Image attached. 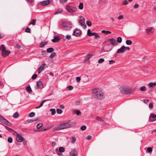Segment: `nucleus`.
Masks as SVG:
<instances>
[{
	"label": "nucleus",
	"mask_w": 156,
	"mask_h": 156,
	"mask_svg": "<svg viewBox=\"0 0 156 156\" xmlns=\"http://www.w3.org/2000/svg\"><path fill=\"white\" fill-rule=\"evenodd\" d=\"M76 124V122H70L69 121L67 122H65L59 126L55 127L54 128L55 130H58L64 129L71 127L75 126Z\"/></svg>",
	"instance_id": "1"
},
{
	"label": "nucleus",
	"mask_w": 156,
	"mask_h": 156,
	"mask_svg": "<svg viewBox=\"0 0 156 156\" xmlns=\"http://www.w3.org/2000/svg\"><path fill=\"white\" fill-rule=\"evenodd\" d=\"M92 93L94 97L98 100H101L104 98V94L98 88L93 89Z\"/></svg>",
	"instance_id": "2"
},
{
	"label": "nucleus",
	"mask_w": 156,
	"mask_h": 156,
	"mask_svg": "<svg viewBox=\"0 0 156 156\" xmlns=\"http://www.w3.org/2000/svg\"><path fill=\"white\" fill-rule=\"evenodd\" d=\"M108 42H110V43L108 44V46L109 47V48L108 49H106L104 51H109L112 49V48L111 46V45L113 46L117 45V43L116 42V40L113 38L109 39H108Z\"/></svg>",
	"instance_id": "3"
},
{
	"label": "nucleus",
	"mask_w": 156,
	"mask_h": 156,
	"mask_svg": "<svg viewBox=\"0 0 156 156\" xmlns=\"http://www.w3.org/2000/svg\"><path fill=\"white\" fill-rule=\"evenodd\" d=\"M120 91L123 94H129L133 93L134 91L133 89H132L127 86H122L121 87Z\"/></svg>",
	"instance_id": "4"
},
{
	"label": "nucleus",
	"mask_w": 156,
	"mask_h": 156,
	"mask_svg": "<svg viewBox=\"0 0 156 156\" xmlns=\"http://www.w3.org/2000/svg\"><path fill=\"white\" fill-rule=\"evenodd\" d=\"M6 48L3 44H2L0 47V50L2 52V56L3 57H5L11 53L10 51L5 50Z\"/></svg>",
	"instance_id": "5"
},
{
	"label": "nucleus",
	"mask_w": 156,
	"mask_h": 156,
	"mask_svg": "<svg viewBox=\"0 0 156 156\" xmlns=\"http://www.w3.org/2000/svg\"><path fill=\"white\" fill-rule=\"evenodd\" d=\"M72 27V24L69 22H64L62 24L63 30H70Z\"/></svg>",
	"instance_id": "6"
},
{
	"label": "nucleus",
	"mask_w": 156,
	"mask_h": 156,
	"mask_svg": "<svg viewBox=\"0 0 156 156\" xmlns=\"http://www.w3.org/2000/svg\"><path fill=\"white\" fill-rule=\"evenodd\" d=\"M0 121L6 125L11 126V123L0 114Z\"/></svg>",
	"instance_id": "7"
},
{
	"label": "nucleus",
	"mask_w": 156,
	"mask_h": 156,
	"mask_svg": "<svg viewBox=\"0 0 156 156\" xmlns=\"http://www.w3.org/2000/svg\"><path fill=\"white\" fill-rule=\"evenodd\" d=\"M66 9L68 12L73 13L76 11L77 8L76 7H71L70 5H66Z\"/></svg>",
	"instance_id": "8"
},
{
	"label": "nucleus",
	"mask_w": 156,
	"mask_h": 156,
	"mask_svg": "<svg viewBox=\"0 0 156 156\" xmlns=\"http://www.w3.org/2000/svg\"><path fill=\"white\" fill-rule=\"evenodd\" d=\"M79 24L84 28H86L87 26L85 23V19L83 17H80L79 20Z\"/></svg>",
	"instance_id": "9"
},
{
	"label": "nucleus",
	"mask_w": 156,
	"mask_h": 156,
	"mask_svg": "<svg viewBox=\"0 0 156 156\" xmlns=\"http://www.w3.org/2000/svg\"><path fill=\"white\" fill-rule=\"evenodd\" d=\"M81 31L78 29H76L74 31L73 35L76 37L79 36L81 34Z\"/></svg>",
	"instance_id": "10"
},
{
	"label": "nucleus",
	"mask_w": 156,
	"mask_h": 156,
	"mask_svg": "<svg viewBox=\"0 0 156 156\" xmlns=\"http://www.w3.org/2000/svg\"><path fill=\"white\" fill-rule=\"evenodd\" d=\"M78 152L75 149H72L70 152L69 156H77Z\"/></svg>",
	"instance_id": "11"
},
{
	"label": "nucleus",
	"mask_w": 156,
	"mask_h": 156,
	"mask_svg": "<svg viewBox=\"0 0 156 156\" xmlns=\"http://www.w3.org/2000/svg\"><path fill=\"white\" fill-rule=\"evenodd\" d=\"M16 140L18 142H21L24 140L23 137L19 134H17L16 137Z\"/></svg>",
	"instance_id": "12"
},
{
	"label": "nucleus",
	"mask_w": 156,
	"mask_h": 156,
	"mask_svg": "<svg viewBox=\"0 0 156 156\" xmlns=\"http://www.w3.org/2000/svg\"><path fill=\"white\" fill-rule=\"evenodd\" d=\"M149 120L151 122L156 120V115L153 114L150 115L149 118Z\"/></svg>",
	"instance_id": "13"
},
{
	"label": "nucleus",
	"mask_w": 156,
	"mask_h": 156,
	"mask_svg": "<svg viewBox=\"0 0 156 156\" xmlns=\"http://www.w3.org/2000/svg\"><path fill=\"white\" fill-rule=\"evenodd\" d=\"M125 51V50L124 47L123 45L120 48L118 49L116 52V54L120 53H124Z\"/></svg>",
	"instance_id": "14"
},
{
	"label": "nucleus",
	"mask_w": 156,
	"mask_h": 156,
	"mask_svg": "<svg viewBox=\"0 0 156 156\" xmlns=\"http://www.w3.org/2000/svg\"><path fill=\"white\" fill-rule=\"evenodd\" d=\"M37 85L38 88L42 89L43 87V83L41 81H39L37 83Z\"/></svg>",
	"instance_id": "15"
},
{
	"label": "nucleus",
	"mask_w": 156,
	"mask_h": 156,
	"mask_svg": "<svg viewBox=\"0 0 156 156\" xmlns=\"http://www.w3.org/2000/svg\"><path fill=\"white\" fill-rule=\"evenodd\" d=\"M50 3V1L49 0H47L41 2V3L42 6H45L48 4Z\"/></svg>",
	"instance_id": "16"
},
{
	"label": "nucleus",
	"mask_w": 156,
	"mask_h": 156,
	"mask_svg": "<svg viewBox=\"0 0 156 156\" xmlns=\"http://www.w3.org/2000/svg\"><path fill=\"white\" fill-rule=\"evenodd\" d=\"M60 40L59 37L58 36H55L54 38L52 40V41L53 43L57 42Z\"/></svg>",
	"instance_id": "17"
},
{
	"label": "nucleus",
	"mask_w": 156,
	"mask_h": 156,
	"mask_svg": "<svg viewBox=\"0 0 156 156\" xmlns=\"http://www.w3.org/2000/svg\"><path fill=\"white\" fill-rule=\"evenodd\" d=\"M87 34L90 37L95 36V35L97 34V33H91V32L90 30V29H89L87 30Z\"/></svg>",
	"instance_id": "18"
},
{
	"label": "nucleus",
	"mask_w": 156,
	"mask_h": 156,
	"mask_svg": "<svg viewBox=\"0 0 156 156\" xmlns=\"http://www.w3.org/2000/svg\"><path fill=\"white\" fill-rule=\"evenodd\" d=\"M46 65L45 63L43 64H42L39 68L38 69V73L39 74L44 69V68L45 66Z\"/></svg>",
	"instance_id": "19"
},
{
	"label": "nucleus",
	"mask_w": 156,
	"mask_h": 156,
	"mask_svg": "<svg viewBox=\"0 0 156 156\" xmlns=\"http://www.w3.org/2000/svg\"><path fill=\"white\" fill-rule=\"evenodd\" d=\"M153 29L154 28L151 27L148 28V29H146L145 30L146 32L148 34H151L153 33L152 32V31Z\"/></svg>",
	"instance_id": "20"
},
{
	"label": "nucleus",
	"mask_w": 156,
	"mask_h": 156,
	"mask_svg": "<svg viewBox=\"0 0 156 156\" xmlns=\"http://www.w3.org/2000/svg\"><path fill=\"white\" fill-rule=\"evenodd\" d=\"M48 43L47 41L45 42H42L39 44V47L40 48H42L44 47Z\"/></svg>",
	"instance_id": "21"
},
{
	"label": "nucleus",
	"mask_w": 156,
	"mask_h": 156,
	"mask_svg": "<svg viewBox=\"0 0 156 156\" xmlns=\"http://www.w3.org/2000/svg\"><path fill=\"white\" fill-rule=\"evenodd\" d=\"M47 101L46 100H43V101H42L41 104H40V105L39 106L36 107V108H40V107H41V106H42L43 105V104L45 102H46V101Z\"/></svg>",
	"instance_id": "22"
},
{
	"label": "nucleus",
	"mask_w": 156,
	"mask_h": 156,
	"mask_svg": "<svg viewBox=\"0 0 156 156\" xmlns=\"http://www.w3.org/2000/svg\"><path fill=\"white\" fill-rule=\"evenodd\" d=\"M39 120V119L38 118H34L33 119H30V120H28L27 121V122L29 123H30L31 122H35V121H38Z\"/></svg>",
	"instance_id": "23"
},
{
	"label": "nucleus",
	"mask_w": 156,
	"mask_h": 156,
	"mask_svg": "<svg viewBox=\"0 0 156 156\" xmlns=\"http://www.w3.org/2000/svg\"><path fill=\"white\" fill-rule=\"evenodd\" d=\"M26 90L29 93H31L32 92V90L30 86L26 87Z\"/></svg>",
	"instance_id": "24"
},
{
	"label": "nucleus",
	"mask_w": 156,
	"mask_h": 156,
	"mask_svg": "<svg viewBox=\"0 0 156 156\" xmlns=\"http://www.w3.org/2000/svg\"><path fill=\"white\" fill-rule=\"evenodd\" d=\"M54 51L53 48H49L47 49V52L48 53H52Z\"/></svg>",
	"instance_id": "25"
},
{
	"label": "nucleus",
	"mask_w": 156,
	"mask_h": 156,
	"mask_svg": "<svg viewBox=\"0 0 156 156\" xmlns=\"http://www.w3.org/2000/svg\"><path fill=\"white\" fill-rule=\"evenodd\" d=\"M48 129L47 128H42L41 129L39 130L35 129L34 130V131L36 132H38V131H44L46 130H47Z\"/></svg>",
	"instance_id": "26"
},
{
	"label": "nucleus",
	"mask_w": 156,
	"mask_h": 156,
	"mask_svg": "<svg viewBox=\"0 0 156 156\" xmlns=\"http://www.w3.org/2000/svg\"><path fill=\"white\" fill-rule=\"evenodd\" d=\"M95 119L99 121H104V120L103 119V117L102 116L96 117L95 118Z\"/></svg>",
	"instance_id": "27"
},
{
	"label": "nucleus",
	"mask_w": 156,
	"mask_h": 156,
	"mask_svg": "<svg viewBox=\"0 0 156 156\" xmlns=\"http://www.w3.org/2000/svg\"><path fill=\"white\" fill-rule=\"evenodd\" d=\"M42 126V123H39L37 125V129L39 130L38 129H41Z\"/></svg>",
	"instance_id": "28"
},
{
	"label": "nucleus",
	"mask_w": 156,
	"mask_h": 156,
	"mask_svg": "<svg viewBox=\"0 0 156 156\" xmlns=\"http://www.w3.org/2000/svg\"><path fill=\"white\" fill-rule=\"evenodd\" d=\"M36 20L34 19H33L32 20L31 22L29 23V26L31 24L33 25H35L36 24Z\"/></svg>",
	"instance_id": "29"
},
{
	"label": "nucleus",
	"mask_w": 156,
	"mask_h": 156,
	"mask_svg": "<svg viewBox=\"0 0 156 156\" xmlns=\"http://www.w3.org/2000/svg\"><path fill=\"white\" fill-rule=\"evenodd\" d=\"M101 32L105 34H111V32L110 31L105 30H102L101 31Z\"/></svg>",
	"instance_id": "30"
},
{
	"label": "nucleus",
	"mask_w": 156,
	"mask_h": 156,
	"mask_svg": "<svg viewBox=\"0 0 156 156\" xmlns=\"http://www.w3.org/2000/svg\"><path fill=\"white\" fill-rule=\"evenodd\" d=\"M92 55L90 54H88L87 56H86V58H85V60L88 61L90 59Z\"/></svg>",
	"instance_id": "31"
},
{
	"label": "nucleus",
	"mask_w": 156,
	"mask_h": 156,
	"mask_svg": "<svg viewBox=\"0 0 156 156\" xmlns=\"http://www.w3.org/2000/svg\"><path fill=\"white\" fill-rule=\"evenodd\" d=\"M50 110L51 112V115H55L56 113L55 110L54 108H51Z\"/></svg>",
	"instance_id": "32"
},
{
	"label": "nucleus",
	"mask_w": 156,
	"mask_h": 156,
	"mask_svg": "<svg viewBox=\"0 0 156 156\" xmlns=\"http://www.w3.org/2000/svg\"><path fill=\"white\" fill-rule=\"evenodd\" d=\"M59 151L61 153L65 151V148L63 147H61L59 148Z\"/></svg>",
	"instance_id": "33"
},
{
	"label": "nucleus",
	"mask_w": 156,
	"mask_h": 156,
	"mask_svg": "<svg viewBox=\"0 0 156 156\" xmlns=\"http://www.w3.org/2000/svg\"><path fill=\"white\" fill-rule=\"evenodd\" d=\"M122 38L121 37H117L116 42L119 43H121L122 42Z\"/></svg>",
	"instance_id": "34"
},
{
	"label": "nucleus",
	"mask_w": 156,
	"mask_h": 156,
	"mask_svg": "<svg viewBox=\"0 0 156 156\" xmlns=\"http://www.w3.org/2000/svg\"><path fill=\"white\" fill-rule=\"evenodd\" d=\"M156 85V83H151L148 84V86L149 87H152L153 86H155Z\"/></svg>",
	"instance_id": "35"
},
{
	"label": "nucleus",
	"mask_w": 156,
	"mask_h": 156,
	"mask_svg": "<svg viewBox=\"0 0 156 156\" xmlns=\"http://www.w3.org/2000/svg\"><path fill=\"white\" fill-rule=\"evenodd\" d=\"M25 32L27 33H31V31L30 29L28 27H27L25 30Z\"/></svg>",
	"instance_id": "36"
},
{
	"label": "nucleus",
	"mask_w": 156,
	"mask_h": 156,
	"mask_svg": "<svg viewBox=\"0 0 156 156\" xmlns=\"http://www.w3.org/2000/svg\"><path fill=\"white\" fill-rule=\"evenodd\" d=\"M83 4L82 3H80L79 5V8L80 9H83Z\"/></svg>",
	"instance_id": "37"
},
{
	"label": "nucleus",
	"mask_w": 156,
	"mask_h": 156,
	"mask_svg": "<svg viewBox=\"0 0 156 156\" xmlns=\"http://www.w3.org/2000/svg\"><path fill=\"white\" fill-rule=\"evenodd\" d=\"M126 43L127 45H130L132 44V41L130 40H127L126 41Z\"/></svg>",
	"instance_id": "38"
},
{
	"label": "nucleus",
	"mask_w": 156,
	"mask_h": 156,
	"mask_svg": "<svg viewBox=\"0 0 156 156\" xmlns=\"http://www.w3.org/2000/svg\"><path fill=\"white\" fill-rule=\"evenodd\" d=\"M19 114L17 112H15L13 115V117L14 118H17L19 116Z\"/></svg>",
	"instance_id": "39"
},
{
	"label": "nucleus",
	"mask_w": 156,
	"mask_h": 156,
	"mask_svg": "<svg viewBox=\"0 0 156 156\" xmlns=\"http://www.w3.org/2000/svg\"><path fill=\"white\" fill-rule=\"evenodd\" d=\"M140 90L141 91H144L146 90V88L145 86H143L140 87Z\"/></svg>",
	"instance_id": "40"
},
{
	"label": "nucleus",
	"mask_w": 156,
	"mask_h": 156,
	"mask_svg": "<svg viewBox=\"0 0 156 156\" xmlns=\"http://www.w3.org/2000/svg\"><path fill=\"white\" fill-rule=\"evenodd\" d=\"M13 141L12 138V137H9L8 139V141L9 143H11Z\"/></svg>",
	"instance_id": "41"
},
{
	"label": "nucleus",
	"mask_w": 156,
	"mask_h": 156,
	"mask_svg": "<svg viewBox=\"0 0 156 156\" xmlns=\"http://www.w3.org/2000/svg\"><path fill=\"white\" fill-rule=\"evenodd\" d=\"M152 151V148L151 147H148L147 148V151L148 153H151Z\"/></svg>",
	"instance_id": "42"
},
{
	"label": "nucleus",
	"mask_w": 156,
	"mask_h": 156,
	"mask_svg": "<svg viewBox=\"0 0 156 156\" xmlns=\"http://www.w3.org/2000/svg\"><path fill=\"white\" fill-rule=\"evenodd\" d=\"M56 55V53L55 52H53L50 56L49 57L51 58H53L54 57H55Z\"/></svg>",
	"instance_id": "43"
},
{
	"label": "nucleus",
	"mask_w": 156,
	"mask_h": 156,
	"mask_svg": "<svg viewBox=\"0 0 156 156\" xmlns=\"http://www.w3.org/2000/svg\"><path fill=\"white\" fill-rule=\"evenodd\" d=\"M35 115V114L34 112H31L29 114V116L30 117H33Z\"/></svg>",
	"instance_id": "44"
},
{
	"label": "nucleus",
	"mask_w": 156,
	"mask_h": 156,
	"mask_svg": "<svg viewBox=\"0 0 156 156\" xmlns=\"http://www.w3.org/2000/svg\"><path fill=\"white\" fill-rule=\"evenodd\" d=\"M105 60L104 58H102L100 59L98 61V63H101L104 62Z\"/></svg>",
	"instance_id": "45"
},
{
	"label": "nucleus",
	"mask_w": 156,
	"mask_h": 156,
	"mask_svg": "<svg viewBox=\"0 0 156 156\" xmlns=\"http://www.w3.org/2000/svg\"><path fill=\"white\" fill-rule=\"evenodd\" d=\"M5 127L6 129L8 131L11 130V131L15 132V131L14 130L12 129H11V128H9V127H8L6 126H5Z\"/></svg>",
	"instance_id": "46"
},
{
	"label": "nucleus",
	"mask_w": 156,
	"mask_h": 156,
	"mask_svg": "<svg viewBox=\"0 0 156 156\" xmlns=\"http://www.w3.org/2000/svg\"><path fill=\"white\" fill-rule=\"evenodd\" d=\"M128 4V2L127 0H125L122 2V4L123 5H125Z\"/></svg>",
	"instance_id": "47"
},
{
	"label": "nucleus",
	"mask_w": 156,
	"mask_h": 156,
	"mask_svg": "<svg viewBox=\"0 0 156 156\" xmlns=\"http://www.w3.org/2000/svg\"><path fill=\"white\" fill-rule=\"evenodd\" d=\"M57 113L58 114H61L62 112V111L59 109H58L56 110Z\"/></svg>",
	"instance_id": "48"
},
{
	"label": "nucleus",
	"mask_w": 156,
	"mask_h": 156,
	"mask_svg": "<svg viewBox=\"0 0 156 156\" xmlns=\"http://www.w3.org/2000/svg\"><path fill=\"white\" fill-rule=\"evenodd\" d=\"M86 23L89 27L91 26L92 24L91 22L90 21L88 20L87 21Z\"/></svg>",
	"instance_id": "49"
},
{
	"label": "nucleus",
	"mask_w": 156,
	"mask_h": 156,
	"mask_svg": "<svg viewBox=\"0 0 156 156\" xmlns=\"http://www.w3.org/2000/svg\"><path fill=\"white\" fill-rule=\"evenodd\" d=\"M67 1V0H60V2L61 3L64 4Z\"/></svg>",
	"instance_id": "50"
},
{
	"label": "nucleus",
	"mask_w": 156,
	"mask_h": 156,
	"mask_svg": "<svg viewBox=\"0 0 156 156\" xmlns=\"http://www.w3.org/2000/svg\"><path fill=\"white\" fill-rule=\"evenodd\" d=\"M37 75L36 74H34L32 76L31 79L33 80L35 79L37 77Z\"/></svg>",
	"instance_id": "51"
},
{
	"label": "nucleus",
	"mask_w": 156,
	"mask_h": 156,
	"mask_svg": "<svg viewBox=\"0 0 156 156\" xmlns=\"http://www.w3.org/2000/svg\"><path fill=\"white\" fill-rule=\"evenodd\" d=\"M71 139L72 140H71V141L72 143H74L76 141V139L75 137H72Z\"/></svg>",
	"instance_id": "52"
},
{
	"label": "nucleus",
	"mask_w": 156,
	"mask_h": 156,
	"mask_svg": "<svg viewBox=\"0 0 156 156\" xmlns=\"http://www.w3.org/2000/svg\"><path fill=\"white\" fill-rule=\"evenodd\" d=\"M86 128L87 127L85 126H82L80 128L82 130H84L86 129Z\"/></svg>",
	"instance_id": "53"
},
{
	"label": "nucleus",
	"mask_w": 156,
	"mask_h": 156,
	"mask_svg": "<svg viewBox=\"0 0 156 156\" xmlns=\"http://www.w3.org/2000/svg\"><path fill=\"white\" fill-rule=\"evenodd\" d=\"M75 113L77 115H79L81 114V112L80 110H77L75 111Z\"/></svg>",
	"instance_id": "54"
},
{
	"label": "nucleus",
	"mask_w": 156,
	"mask_h": 156,
	"mask_svg": "<svg viewBox=\"0 0 156 156\" xmlns=\"http://www.w3.org/2000/svg\"><path fill=\"white\" fill-rule=\"evenodd\" d=\"M76 80L77 82H79L81 80V78L79 77H77L76 78Z\"/></svg>",
	"instance_id": "55"
},
{
	"label": "nucleus",
	"mask_w": 156,
	"mask_h": 156,
	"mask_svg": "<svg viewBox=\"0 0 156 156\" xmlns=\"http://www.w3.org/2000/svg\"><path fill=\"white\" fill-rule=\"evenodd\" d=\"M68 89L69 90H72L73 89V87L71 85L69 86L68 87Z\"/></svg>",
	"instance_id": "56"
},
{
	"label": "nucleus",
	"mask_w": 156,
	"mask_h": 156,
	"mask_svg": "<svg viewBox=\"0 0 156 156\" xmlns=\"http://www.w3.org/2000/svg\"><path fill=\"white\" fill-rule=\"evenodd\" d=\"M28 2L32 3L34 2V0H26Z\"/></svg>",
	"instance_id": "57"
},
{
	"label": "nucleus",
	"mask_w": 156,
	"mask_h": 156,
	"mask_svg": "<svg viewBox=\"0 0 156 156\" xmlns=\"http://www.w3.org/2000/svg\"><path fill=\"white\" fill-rule=\"evenodd\" d=\"M21 47V46L19 44H16V48H17V49H19Z\"/></svg>",
	"instance_id": "58"
},
{
	"label": "nucleus",
	"mask_w": 156,
	"mask_h": 156,
	"mask_svg": "<svg viewBox=\"0 0 156 156\" xmlns=\"http://www.w3.org/2000/svg\"><path fill=\"white\" fill-rule=\"evenodd\" d=\"M123 46L124 47L125 50V51L127 50H130V48L129 47H126L125 46H124V45H123Z\"/></svg>",
	"instance_id": "59"
},
{
	"label": "nucleus",
	"mask_w": 156,
	"mask_h": 156,
	"mask_svg": "<svg viewBox=\"0 0 156 156\" xmlns=\"http://www.w3.org/2000/svg\"><path fill=\"white\" fill-rule=\"evenodd\" d=\"M123 16L122 15H120L118 17V19L119 20H122L123 19Z\"/></svg>",
	"instance_id": "60"
},
{
	"label": "nucleus",
	"mask_w": 156,
	"mask_h": 156,
	"mask_svg": "<svg viewBox=\"0 0 156 156\" xmlns=\"http://www.w3.org/2000/svg\"><path fill=\"white\" fill-rule=\"evenodd\" d=\"M71 38V36L69 35H67L66 36V39L68 40H70Z\"/></svg>",
	"instance_id": "61"
},
{
	"label": "nucleus",
	"mask_w": 156,
	"mask_h": 156,
	"mask_svg": "<svg viewBox=\"0 0 156 156\" xmlns=\"http://www.w3.org/2000/svg\"><path fill=\"white\" fill-rule=\"evenodd\" d=\"M115 62L113 60H111L109 61V63L110 64H112L113 63H115Z\"/></svg>",
	"instance_id": "62"
},
{
	"label": "nucleus",
	"mask_w": 156,
	"mask_h": 156,
	"mask_svg": "<svg viewBox=\"0 0 156 156\" xmlns=\"http://www.w3.org/2000/svg\"><path fill=\"white\" fill-rule=\"evenodd\" d=\"M46 54L47 53L45 51H43L42 52V55L44 56L46 55Z\"/></svg>",
	"instance_id": "63"
},
{
	"label": "nucleus",
	"mask_w": 156,
	"mask_h": 156,
	"mask_svg": "<svg viewBox=\"0 0 156 156\" xmlns=\"http://www.w3.org/2000/svg\"><path fill=\"white\" fill-rule=\"evenodd\" d=\"M149 106L150 108H153V103L152 102H151L149 104Z\"/></svg>",
	"instance_id": "64"
}]
</instances>
